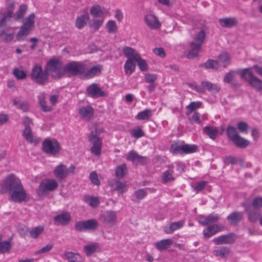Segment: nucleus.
I'll use <instances>...</instances> for the list:
<instances>
[{"label": "nucleus", "mask_w": 262, "mask_h": 262, "mask_svg": "<svg viewBox=\"0 0 262 262\" xmlns=\"http://www.w3.org/2000/svg\"><path fill=\"white\" fill-rule=\"evenodd\" d=\"M6 193L9 194V200L14 203L29 200L20 180L13 173L8 175L0 184V194Z\"/></svg>", "instance_id": "1"}, {"label": "nucleus", "mask_w": 262, "mask_h": 262, "mask_svg": "<svg viewBox=\"0 0 262 262\" xmlns=\"http://www.w3.org/2000/svg\"><path fill=\"white\" fill-rule=\"evenodd\" d=\"M104 132L103 128L96 125L94 130H91L88 136L89 142L92 145L90 152L98 157H100L101 155L103 146V140L99 136Z\"/></svg>", "instance_id": "2"}, {"label": "nucleus", "mask_w": 262, "mask_h": 262, "mask_svg": "<svg viewBox=\"0 0 262 262\" xmlns=\"http://www.w3.org/2000/svg\"><path fill=\"white\" fill-rule=\"evenodd\" d=\"M61 60L52 58L47 61L45 68L49 75L54 79H59L64 76V67Z\"/></svg>", "instance_id": "3"}, {"label": "nucleus", "mask_w": 262, "mask_h": 262, "mask_svg": "<svg viewBox=\"0 0 262 262\" xmlns=\"http://www.w3.org/2000/svg\"><path fill=\"white\" fill-rule=\"evenodd\" d=\"M30 77L31 79L38 85H45L49 82V75L45 68L36 63L32 68Z\"/></svg>", "instance_id": "4"}, {"label": "nucleus", "mask_w": 262, "mask_h": 262, "mask_svg": "<svg viewBox=\"0 0 262 262\" xmlns=\"http://www.w3.org/2000/svg\"><path fill=\"white\" fill-rule=\"evenodd\" d=\"M35 18V14L32 13L24 19L19 31L16 35L17 41H24L25 39V37L28 36L30 32L34 29Z\"/></svg>", "instance_id": "5"}, {"label": "nucleus", "mask_w": 262, "mask_h": 262, "mask_svg": "<svg viewBox=\"0 0 262 262\" xmlns=\"http://www.w3.org/2000/svg\"><path fill=\"white\" fill-rule=\"evenodd\" d=\"M205 37L206 33L204 30H201L198 33L193 40L190 43L191 50L187 55L188 58H194L198 56Z\"/></svg>", "instance_id": "6"}, {"label": "nucleus", "mask_w": 262, "mask_h": 262, "mask_svg": "<svg viewBox=\"0 0 262 262\" xmlns=\"http://www.w3.org/2000/svg\"><path fill=\"white\" fill-rule=\"evenodd\" d=\"M86 69V65L82 61H71L64 66V75L66 73L70 76L83 75Z\"/></svg>", "instance_id": "7"}, {"label": "nucleus", "mask_w": 262, "mask_h": 262, "mask_svg": "<svg viewBox=\"0 0 262 262\" xmlns=\"http://www.w3.org/2000/svg\"><path fill=\"white\" fill-rule=\"evenodd\" d=\"M23 123L25 128L23 132V137L29 143L37 145L39 140L33 136L31 125L33 124L32 119L28 116L25 117L23 119Z\"/></svg>", "instance_id": "8"}, {"label": "nucleus", "mask_w": 262, "mask_h": 262, "mask_svg": "<svg viewBox=\"0 0 262 262\" xmlns=\"http://www.w3.org/2000/svg\"><path fill=\"white\" fill-rule=\"evenodd\" d=\"M61 148L60 143L55 139L46 138L42 143V151L53 156L57 155L60 152Z\"/></svg>", "instance_id": "9"}, {"label": "nucleus", "mask_w": 262, "mask_h": 262, "mask_svg": "<svg viewBox=\"0 0 262 262\" xmlns=\"http://www.w3.org/2000/svg\"><path fill=\"white\" fill-rule=\"evenodd\" d=\"M198 146L194 144H185L182 142L181 145L177 144H172L170 147V151L174 155H184L195 152L198 151Z\"/></svg>", "instance_id": "10"}, {"label": "nucleus", "mask_w": 262, "mask_h": 262, "mask_svg": "<svg viewBox=\"0 0 262 262\" xmlns=\"http://www.w3.org/2000/svg\"><path fill=\"white\" fill-rule=\"evenodd\" d=\"M98 227V222L94 219L84 221H78L74 225V229L78 232H82L88 230L94 231Z\"/></svg>", "instance_id": "11"}, {"label": "nucleus", "mask_w": 262, "mask_h": 262, "mask_svg": "<svg viewBox=\"0 0 262 262\" xmlns=\"http://www.w3.org/2000/svg\"><path fill=\"white\" fill-rule=\"evenodd\" d=\"M58 186L57 181L53 179H46L40 183L37 189L38 196L44 195L47 192L54 191Z\"/></svg>", "instance_id": "12"}, {"label": "nucleus", "mask_w": 262, "mask_h": 262, "mask_svg": "<svg viewBox=\"0 0 262 262\" xmlns=\"http://www.w3.org/2000/svg\"><path fill=\"white\" fill-rule=\"evenodd\" d=\"M86 94L93 98L105 97L107 96L106 93L102 90L98 84L96 83H93L87 86Z\"/></svg>", "instance_id": "13"}, {"label": "nucleus", "mask_w": 262, "mask_h": 262, "mask_svg": "<svg viewBox=\"0 0 262 262\" xmlns=\"http://www.w3.org/2000/svg\"><path fill=\"white\" fill-rule=\"evenodd\" d=\"M236 239V236L234 233H229L213 238V242L216 245L233 244Z\"/></svg>", "instance_id": "14"}, {"label": "nucleus", "mask_w": 262, "mask_h": 262, "mask_svg": "<svg viewBox=\"0 0 262 262\" xmlns=\"http://www.w3.org/2000/svg\"><path fill=\"white\" fill-rule=\"evenodd\" d=\"M108 185L111 187V191H118L119 194L123 193L127 190V185L125 182L117 179H111L108 181Z\"/></svg>", "instance_id": "15"}, {"label": "nucleus", "mask_w": 262, "mask_h": 262, "mask_svg": "<svg viewBox=\"0 0 262 262\" xmlns=\"http://www.w3.org/2000/svg\"><path fill=\"white\" fill-rule=\"evenodd\" d=\"M224 228V226L221 224L208 226L203 230V238L208 239L216 233L223 230Z\"/></svg>", "instance_id": "16"}, {"label": "nucleus", "mask_w": 262, "mask_h": 262, "mask_svg": "<svg viewBox=\"0 0 262 262\" xmlns=\"http://www.w3.org/2000/svg\"><path fill=\"white\" fill-rule=\"evenodd\" d=\"M126 159L133 163L145 165L148 162V158L146 157L139 155L136 151L130 150L127 154Z\"/></svg>", "instance_id": "17"}, {"label": "nucleus", "mask_w": 262, "mask_h": 262, "mask_svg": "<svg viewBox=\"0 0 262 262\" xmlns=\"http://www.w3.org/2000/svg\"><path fill=\"white\" fill-rule=\"evenodd\" d=\"M117 214L115 211H106L100 216L103 224L112 227L115 225L117 221Z\"/></svg>", "instance_id": "18"}, {"label": "nucleus", "mask_w": 262, "mask_h": 262, "mask_svg": "<svg viewBox=\"0 0 262 262\" xmlns=\"http://www.w3.org/2000/svg\"><path fill=\"white\" fill-rule=\"evenodd\" d=\"M78 114L82 119L91 121L94 116V110L90 105L81 106L78 109Z\"/></svg>", "instance_id": "19"}, {"label": "nucleus", "mask_w": 262, "mask_h": 262, "mask_svg": "<svg viewBox=\"0 0 262 262\" xmlns=\"http://www.w3.org/2000/svg\"><path fill=\"white\" fill-rule=\"evenodd\" d=\"M53 221L55 225L61 226H68L71 221V215L70 212L64 211L55 216Z\"/></svg>", "instance_id": "20"}, {"label": "nucleus", "mask_w": 262, "mask_h": 262, "mask_svg": "<svg viewBox=\"0 0 262 262\" xmlns=\"http://www.w3.org/2000/svg\"><path fill=\"white\" fill-rule=\"evenodd\" d=\"M144 19L146 25L150 29L157 30L161 26L158 17L154 14H147L144 16Z\"/></svg>", "instance_id": "21"}, {"label": "nucleus", "mask_w": 262, "mask_h": 262, "mask_svg": "<svg viewBox=\"0 0 262 262\" xmlns=\"http://www.w3.org/2000/svg\"><path fill=\"white\" fill-rule=\"evenodd\" d=\"M103 66L100 64L94 65L84 71V77L86 79H91L101 74Z\"/></svg>", "instance_id": "22"}, {"label": "nucleus", "mask_w": 262, "mask_h": 262, "mask_svg": "<svg viewBox=\"0 0 262 262\" xmlns=\"http://www.w3.org/2000/svg\"><path fill=\"white\" fill-rule=\"evenodd\" d=\"M53 172L55 177L59 181L65 180L68 176V168L64 164L62 163L55 167Z\"/></svg>", "instance_id": "23"}, {"label": "nucleus", "mask_w": 262, "mask_h": 262, "mask_svg": "<svg viewBox=\"0 0 262 262\" xmlns=\"http://www.w3.org/2000/svg\"><path fill=\"white\" fill-rule=\"evenodd\" d=\"M244 214L242 211H233L227 217L228 223L234 226L237 225L243 219Z\"/></svg>", "instance_id": "24"}, {"label": "nucleus", "mask_w": 262, "mask_h": 262, "mask_svg": "<svg viewBox=\"0 0 262 262\" xmlns=\"http://www.w3.org/2000/svg\"><path fill=\"white\" fill-rule=\"evenodd\" d=\"M219 216L217 214H213L212 213L205 216L201 215L200 217L199 223L203 226H207L210 224H212L218 222Z\"/></svg>", "instance_id": "25"}, {"label": "nucleus", "mask_w": 262, "mask_h": 262, "mask_svg": "<svg viewBox=\"0 0 262 262\" xmlns=\"http://www.w3.org/2000/svg\"><path fill=\"white\" fill-rule=\"evenodd\" d=\"M220 25L224 28H232L238 25V21L235 17H224L219 20Z\"/></svg>", "instance_id": "26"}, {"label": "nucleus", "mask_w": 262, "mask_h": 262, "mask_svg": "<svg viewBox=\"0 0 262 262\" xmlns=\"http://www.w3.org/2000/svg\"><path fill=\"white\" fill-rule=\"evenodd\" d=\"M90 19V16L87 11L85 13L78 16L75 21V26L79 29L83 28Z\"/></svg>", "instance_id": "27"}, {"label": "nucleus", "mask_w": 262, "mask_h": 262, "mask_svg": "<svg viewBox=\"0 0 262 262\" xmlns=\"http://www.w3.org/2000/svg\"><path fill=\"white\" fill-rule=\"evenodd\" d=\"M184 224V221L183 220L171 223L169 226H165L164 231L166 234H171L175 230L182 228Z\"/></svg>", "instance_id": "28"}, {"label": "nucleus", "mask_w": 262, "mask_h": 262, "mask_svg": "<svg viewBox=\"0 0 262 262\" xmlns=\"http://www.w3.org/2000/svg\"><path fill=\"white\" fill-rule=\"evenodd\" d=\"M173 240L171 238L162 239L155 244V247L159 251L166 250L172 244Z\"/></svg>", "instance_id": "29"}, {"label": "nucleus", "mask_w": 262, "mask_h": 262, "mask_svg": "<svg viewBox=\"0 0 262 262\" xmlns=\"http://www.w3.org/2000/svg\"><path fill=\"white\" fill-rule=\"evenodd\" d=\"M170 169H168L163 172L161 176V182L163 184H167V183L175 180V178L173 177V166L172 165L170 167Z\"/></svg>", "instance_id": "30"}, {"label": "nucleus", "mask_w": 262, "mask_h": 262, "mask_svg": "<svg viewBox=\"0 0 262 262\" xmlns=\"http://www.w3.org/2000/svg\"><path fill=\"white\" fill-rule=\"evenodd\" d=\"M122 52L127 59H135L140 56V54L133 48L129 47H124Z\"/></svg>", "instance_id": "31"}, {"label": "nucleus", "mask_w": 262, "mask_h": 262, "mask_svg": "<svg viewBox=\"0 0 262 262\" xmlns=\"http://www.w3.org/2000/svg\"><path fill=\"white\" fill-rule=\"evenodd\" d=\"M203 132L213 140L216 139L218 134L217 128L212 126H206L204 127Z\"/></svg>", "instance_id": "32"}, {"label": "nucleus", "mask_w": 262, "mask_h": 262, "mask_svg": "<svg viewBox=\"0 0 262 262\" xmlns=\"http://www.w3.org/2000/svg\"><path fill=\"white\" fill-rule=\"evenodd\" d=\"M135 60L127 59L124 65V72L125 74L130 75L135 71L136 69Z\"/></svg>", "instance_id": "33"}, {"label": "nucleus", "mask_w": 262, "mask_h": 262, "mask_svg": "<svg viewBox=\"0 0 262 262\" xmlns=\"http://www.w3.org/2000/svg\"><path fill=\"white\" fill-rule=\"evenodd\" d=\"M252 68H248L242 70L240 73L241 77L249 82V84L251 83V81L256 77L251 71Z\"/></svg>", "instance_id": "34"}, {"label": "nucleus", "mask_w": 262, "mask_h": 262, "mask_svg": "<svg viewBox=\"0 0 262 262\" xmlns=\"http://www.w3.org/2000/svg\"><path fill=\"white\" fill-rule=\"evenodd\" d=\"M186 115L188 117V120L191 124H193L194 123L200 124L202 122L200 118L201 115L198 112H187L186 113Z\"/></svg>", "instance_id": "35"}, {"label": "nucleus", "mask_w": 262, "mask_h": 262, "mask_svg": "<svg viewBox=\"0 0 262 262\" xmlns=\"http://www.w3.org/2000/svg\"><path fill=\"white\" fill-rule=\"evenodd\" d=\"M64 255L68 262H83V258L78 253L67 252Z\"/></svg>", "instance_id": "36"}, {"label": "nucleus", "mask_w": 262, "mask_h": 262, "mask_svg": "<svg viewBox=\"0 0 262 262\" xmlns=\"http://www.w3.org/2000/svg\"><path fill=\"white\" fill-rule=\"evenodd\" d=\"M201 85L204 88V92L206 90H208L211 92L217 93L220 90V88L217 85L209 81H202Z\"/></svg>", "instance_id": "37"}, {"label": "nucleus", "mask_w": 262, "mask_h": 262, "mask_svg": "<svg viewBox=\"0 0 262 262\" xmlns=\"http://www.w3.org/2000/svg\"><path fill=\"white\" fill-rule=\"evenodd\" d=\"M232 142L237 147L241 148H245L250 144V142L248 140L242 137L239 135Z\"/></svg>", "instance_id": "38"}, {"label": "nucleus", "mask_w": 262, "mask_h": 262, "mask_svg": "<svg viewBox=\"0 0 262 262\" xmlns=\"http://www.w3.org/2000/svg\"><path fill=\"white\" fill-rule=\"evenodd\" d=\"M83 201L93 208L96 207L100 204L98 198L88 195H85L83 196Z\"/></svg>", "instance_id": "39"}, {"label": "nucleus", "mask_w": 262, "mask_h": 262, "mask_svg": "<svg viewBox=\"0 0 262 262\" xmlns=\"http://www.w3.org/2000/svg\"><path fill=\"white\" fill-rule=\"evenodd\" d=\"M99 249V246L98 243L85 245L83 247L85 254L88 256H90Z\"/></svg>", "instance_id": "40"}, {"label": "nucleus", "mask_w": 262, "mask_h": 262, "mask_svg": "<svg viewBox=\"0 0 262 262\" xmlns=\"http://www.w3.org/2000/svg\"><path fill=\"white\" fill-rule=\"evenodd\" d=\"M12 248L11 242L10 241H2V235H0V253H5L10 251Z\"/></svg>", "instance_id": "41"}, {"label": "nucleus", "mask_w": 262, "mask_h": 262, "mask_svg": "<svg viewBox=\"0 0 262 262\" xmlns=\"http://www.w3.org/2000/svg\"><path fill=\"white\" fill-rule=\"evenodd\" d=\"M13 104L17 108L22 110L24 112H28L29 111V103L27 101H17L16 99H13Z\"/></svg>", "instance_id": "42"}, {"label": "nucleus", "mask_w": 262, "mask_h": 262, "mask_svg": "<svg viewBox=\"0 0 262 262\" xmlns=\"http://www.w3.org/2000/svg\"><path fill=\"white\" fill-rule=\"evenodd\" d=\"M247 213L248 221L252 223H255L260 219V212L257 209L249 210Z\"/></svg>", "instance_id": "43"}, {"label": "nucleus", "mask_w": 262, "mask_h": 262, "mask_svg": "<svg viewBox=\"0 0 262 262\" xmlns=\"http://www.w3.org/2000/svg\"><path fill=\"white\" fill-rule=\"evenodd\" d=\"M230 252V248L223 246L215 250L214 253L215 256H220L222 258H227Z\"/></svg>", "instance_id": "44"}, {"label": "nucleus", "mask_w": 262, "mask_h": 262, "mask_svg": "<svg viewBox=\"0 0 262 262\" xmlns=\"http://www.w3.org/2000/svg\"><path fill=\"white\" fill-rule=\"evenodd\" d=\"M218 59L225 68L230 64L231 57L227 52H222L218 56Z\"/></svg>", "instance_id": "45"}, {"label": "nucleus", "mask_w": 262, "mask_h": 262, "mask_svg": "<svg viewBox=\"0 0 262 262\" xmlns=\"http://www.w3.org/2000/svg\"><path fill=\"white\" fill-rule=\"evenodd\" d=\"M226 133L228 139L232 141L239 135L236 128L231 125L227 126Z\"/></svg>", "instance_id": "46"}, {"label": "nucleus", "mask_w": 262, "mask_h": 262, "mask_svg": "<svg viewBox=\"0 0 262 262\" xmlns=\"http://www.w3.org/2000/svg\"><path fill=\"white\" fill-rule=\"evenodd\" d=\"M127 169L126 165L125 163L117 166L116 169L115 174L116 177L119 179L123 178L127 173Z\"/></svg>", "instance_id": "47"}, {"label": "nucleus", "mask_w": 262, "mask_h": 262, "mask_svg": "<svg viewBox=\"0 0 262 262\" xmlns=\"http://www.w3.org/2000/svg\"><path fill=\"white\" fill-rule=\"evenodd\" d=\"M200 67H204L206 69H211L217 70L219 67V61L213 59H208L204 64H200Z\"/></svg>", "instance_id": "48"}, {"label": "nucleus", "mask_w": 262, "mask_h": 262, "mask_svg": "<svg viewBox=\"0 0 262 262\" xmlns=\"http://www.w3.org/2000/svg\"><path fill=\"white\" fill-rule=\"evenodd\" d=\"M12 73L17 80H24L27 76V72L20 68H14Z\"/></svg>", "instance_id": "49"}, {"label": "nucleus", "mask_w": 262, "mask_h": 262, "mask_svg": "<svg viewBox=\"0 0 262 262\" xmlns=\"http://www.w3.org/2000/svg\"><path fill=\"white\" fill-rule=\"evenodd\" d=\"M45 228L43 226H39L32 228L29 231V234L31 237L36 239L44 231Z\"/></svg>", "instance_id": "50"}, {"label": "nucleus", "mask_w": 262, "mask_h": 262, "mask_svg": "<svg viewBox=\"0 0 262 262\" xmlns=\"http://www.w3.org/2000/svg\"><path fill=\"white\" fill-rule=\"evenodd\" d=\"M135 61L141 71L145 72L148 70V66L147 63L145 59L141 58L140 55L136 58Z\"/></svg>", "instance_id": "51"}, {"label": "nucleus", "mask_w": 262, "mask_h": 262, "mask_svg": "<svg viewBox=\"0 0 262 262\" xmlns=\"http://www.w3.org/2000/svg\"><path fill=\"white\" fill-rule=\"evenodd\" d=\"M151 116V110L149 109H146L139 112L137 115L136 118L139 120H148Z\"/></svg>", "instance_id": "52"}, {"label": "nucleus", "mask_w": 262, "mask_h": 262, "mask_svg": "<svg viewBox=\"0 0 262 262\" xmlns=\"http://www.w3.org/2000/svg\"><path fill=\"white\" fill-rule=\"evenodd\" d=\"M106 28L108 33L114 34L117 32V26L115 20H110L106 24Z\"/></svg>", "instance_id": "53"}, {"label": "nucleus", "mask_w": 262, "mask_h": 262, "mask_svg": "<svg viewBox=\"0 0 262 262\" xmlns=\"http://www.w3.org/2000/svg\"><path fill=\"white\" fill-rule=\"evenodd\" d=\"M147 194V192L146 189H139L135 191L134 193V196L135 199L133 200L134 202L136 201H140L144 199Z\"/></svg>", "instance_id": "54"}, {"label": "nucleus", "mask_w": 262, "mask_h": 262, "mask_svg": "<svg viewBox=\"0 0 262 262\" xmlns=\"http://www.w3.org/2000/svg\"><path fill=\"white\" fill-rule=\"evenodd\" d=\"M28 9L27 5L26 4H22L19 6L18 10L16 12V20H19L23 18L26 12Z\"/></svg>", "instance_id": "55"}, {"label": "nucleus", "mask_w": 262, "mask_h": 262, "mask_svg": "<svg viewBox=\"0 0 262 262\" xmlns=\"http://www.w3.org/2000/svg\"><path fill=\"white\" fill-rule=\"evenodd\" d=\"M12 15H11L10 12H7L3 14V17L0 20V28L6 27L8 22L10 21Z\"/></svg>", "instance_id": "56"}, {"label": "nucleus", "mask_w": 262, "mask_h": 262, "mask_svg": "<svg viewBox=\"0 0 262 262\" xmlns=\"http://www.w3.org/2000/svg\"><path fill=\"white\" fill-rule=\"evenodd\" d=\"M250 85L258 92L262 91V80L255 77L251 81Z\"/></svg>", "instance_id": "57"}, {"label": "nucleus", "mask_w": 262, "mask_h": 262, "mask_svg": "<svg viewBox=\"0 0 262 262\" xmlns=\"http://www.w3.org/2000/svg\"><path fill=\"white\" fill-rule=\"evenodd\" d=\"M90 13L93 17H97L100 16L102 14H103V12L101 9V7L96 5L91 7Z\"/></svg>", "instance_id": "58"}, {"label": "nucleus", "mask_w": 262, "mask_h": 262, "mask_svg": "<svg viewBox=\"0 0 262 262\" xmlns=\"http://www.w3.org/2000/svg\"><path fill=\"white\" fill-rule=\"evenodd\" d=\"M14 33L8 34L4 30L0 31V37H1L3 41L5 42H11L14 38Z\"/></svg>", "instance_id": "59"}, {"label": "nucleus", "mask_w": 262, "mask_h": 262, "mask_svg": "<svg viewBox=\"0 0 262 262\" xmlns=\"http://www.w3.org/2000/svg\"><path fill=\"white\" fill-rule=\"evenodd\" d=\"M130 135L132 137L138 139L144 136V133L140 127L132 129Z\"/></svg>", "instance_id": "60"}, {"label": "nucleus", "mask_w": 262, "mask_h": 262, "mask_svg": "<svg viewBox=\"0 0 262 262\" xmlns=\"http://www.w3.org/2000/svg\"><path fill=\"white\" fill-rule=\"evenodd\" d=\"M252 205L255 209H259L262 208V197L257 196L255 198L252 202Z\"/></svg>", "instance_id": "61"}, {"label": "nucleus", "mask_w": 262, "mask_h": 262, "mask_svg": "<svg viewBox=\"0 0 262 262\" xmlns=\"http://www.w3.org/2000/svg\"><path fill=\"white\" fill-rule=\"evenodd\" d=\"M89 178L92 183L93 184L96 186H99L100 185V180L98 179V174L96 171L91 172Z\"/></svg>", "instance_id": "62"}, {"label": "nucleus", "mask_w": 262, "mask_h": 262, "mask_svg": "<svg viewBox=\"0 0 262 262\" xmlns=\"http://www.w3.org/2000/svg\"><path fill=\"white\" fill-rule=\"evenodd\" d=\"M103 19H94L93 23L90 25V27L94 29V31H97L103 24Z\"/></svg>", "instance_id": "63"}, {"label": "nucleus", "mask_w": 262, "mask_h": 262, "mask_svg": "<svg viewBox=\"0 0 262 262\" xmlns=\"http://www.w3.org/2000/svg\"><path fill=\"white\" fill-rule=\"evenodd\" d=\"M237 128L240 132L246 133H247L248 125L245 122L240 121L237 123Z\"/></svg>", "instance_id": "64"}]
</instances>
